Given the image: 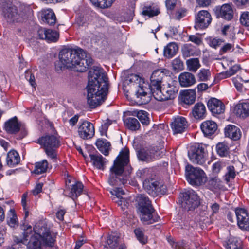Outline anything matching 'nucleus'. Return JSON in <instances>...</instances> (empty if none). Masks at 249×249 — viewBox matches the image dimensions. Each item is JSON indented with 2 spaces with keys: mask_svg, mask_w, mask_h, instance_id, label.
I'll use <instances>...</instances> for the list:
<instances>
[{
  "mask_svg": "<svg viewBox=\"0 0 249 249\" xmlns=\"http://www.w3.org/2000/svg\"><path fill=\"white\" fill-rule=\"evenodd\" d=\"M108 87V78L102 69L96 67L89 71L87 86V103L91 108H95L105 101Z\"/></svg>",
  "mask_w": 249,
  "mask_h": 249,
  "instance_id": "obj_1",
  "label": "nucleus"
},
{
  "mask_svg": "<svg viewBox=\"0 0 249 249\" xmlns=\"http://www.w3.org/2000/svg\"><path fill=\"white\" fill-rule=\"evenodd\" d=\"M31 225H23L22 229L24 231L23 238L19 239L17 237H14V241L17 244L24 243L28 240V231L31 234L29 242L27 245V249H42V245L49 247L53 246L55 242L56 236L54 233H51L46 226L37 225L34 228V231H31Z\"/></svg>",
  "mask_w": 249,
  "mask_h": 249,
  "instance_id": "obj_2",
  "label": "nucleus"
},
{
  "mask_svg": "<svg viewBox=\"0 0 249 249\" xmlns=\"http://www.w3.org/2000/svg\"><path fill=\"white\" fill-rule=\"evenodd\" d=\"M167 72L168 71L166 69H158L153 71L150 77V85L137 75L134 74L130 76L129 81L137 88L136 95L137 98L142 100V103L146 104L150 101L149 96H147L149 88L151 93L160 88L162 80Z\"/></svg>",
  "mask_w": 249,
  "mask_h": 249,
  "instance_id": "obj_3",
  "label": "nucleus"
},
{
  "mask_svg": "<svg viewBox=\"0 0 249 249\" xmlns=\"http://www.w3.org/2000/svg\"><path fill=\"white\" fill-rule=\"evenodd\" d=\"M60 61L63 67L83 72L91 63L90 58H87L86 52L80 48L63 49L59 54Z\"/></svg>",
  "mask_w": 249,
  "mask_h": 249,
  "instance_id": "obj_4",
  "label": "nucleus"
},
{
  "mask_svg": "<svg viewBox=\"0 0 249 249\" xmlns=\"http://www.w3.org/2000/svg\"><path fill=\"white\" fill-rule=\"evenodd\" d=\"M129 151L125 149L122 151L120 155L114 162L113 166L110 168L108 182L111 185L125 184L128 178L127 176L124 178L122 173L124 166L129 162Z\"/></svg>",
  "mask_w": 249,
  "mask_h": 249,
  "instance_id": "obj_5",
  "label": "nucleus"
},
{
  "mask_svg": "<svg viewBox=\"0 0 249 249\" xmlns=\"http://www.w3.org/2000/svg\"><path fill=\"white\" fill-rule=\"evenodd\" d=\"M138 213L141 221L145 224H151L159 221V217L154 214V209L148 197L141 195L138 198Z\"/></svg>",
  "mask_w": 249,
  "mask_h": 249,
  "instance_id": "obj_6",
  "label": "nucleus"
},
{
  "mask_svg": "<svg viewBox=\"0 0 249 249\" xmlns=\"http://www.w3.org/2000/svg\"><path fill=\"white\" fill-rule=\"evenodd\" d=\"M38 143L43 147L47 156L53 161H56V149L60 145L58 137L55 135H45L38 139Z\"/></svg>",
  "mask_w": 249,
  "mask_h": 249,
  "instance_id": "obj_7",
  "label": "nucleus"
},
{
  "mask_svg": "<svg viewBox=\"0 0 249 249\" xmlns=\"http://www.w3.org/2000/svg\"><path fill=\"white\" fill-rule=\"evenodd\" d=\"M168 79L169 80L166 84H163L162 87L160 86L151 93L156 100L160 101L171 100L177 96L178 88L174 81L169 78Z\"/></svg>",
  "mask_w": 249,
  "mask_h": 249,
  "instance_id": "obj_8",
  "label": "nucleus"
},
{
  "mask_svg": "<svg viewBox=\"0 0 249 249\" xmlns=\"http://www.w3.org/2000/svg\"><path fill=\"white\" fill-rule=\"evenodd\" d=\"M164 152L163 144L160 143L159 146H151L146 150H140L138 151V157L142 161L150 162L161 158L164 154Z\"/></svg>",
  "mask_w": 249,
  "mask_h": 249,
  "instance_id": "obj_9",
  "label": "nucleus"
},
{
  "mask_svg": "<svg viewBox=\"0 0 249 249\" xmlns=\"http://www.w3.org/2000/svg\"><path fill=\"white\" fill-rule=\"evenodd\" d=\"M185 175L187 181L193 186L201 185L206 181L204 172L199 168H194L191 165L186 166Z\"/></svg>",
  "mask_w": 249,
  "mask_h": 249,
  "instance_id": "obj_10",
  "label": "nucleus"
},
{
  "mask_svg": "<svg viewBox=\"0 0 249 249\" xmlns=\"http://www.w3.org/2000/svg\"><path fill=\"white\" fill-rule=\"evenodd\" d=\"M181 197V206L185 210H192L199 204V198L196 193L193 190H188L180 194Z\"/></svg>",
  "mask_w": 249,
  "mask_h": 249,
  "instance_id": "obj_11",
  "label": "nucleus"
},
{
  "mask_svg": "<svg viewBox=\"0 0 249 249\" xmlns=\"http://www.w3.org/2000/svg\"><path fill=\"white\" fill-rule=\"evenodd\" d=\"M143 186L146 191L153 197L163 195L166 192V187L162 181L154 178L144 180Z\"/></svg>",
  "mask_w": 249,
  "mask_h": 249,
  "instance_id": "obj_12",
  "label": "nucleus"
},
{
  "mask_svg": "<svg viewBox=\"0 0 249 249\" xmlns=\"http://www.w3.org/2000/svg\"><path fill=\"white\" fill-rule=\"evenodd\" d=\"M190 160L194 163L203 164L206 161V154L202 145L195 144L191 147L188 152Z\"/></svg>",
  "mask_w": 249,
  "mask_h": 249,
  "instance_id": "obj_13",
  "label": "nucleus"
},
{
  "mask_svg": "<svg viewBox=\"0 0 249 249\" xmlns=\"http://www.w3.org/2000/svg\"><path fill=\"white\" fill-rule=\"evenodd\" d=\"M3 12L4 16H32L34 14L32 8L24 5H21L18 9L14 5H10L7 8L4 7Z\"/></svg>",
  "mask_w": 249,
  "mask_h": 249,
  "instance_id": "obj_14",
  "label": "nucleus"
},
{
  "mask_svg": "<svg viewBox=\"0 0 249 249\" xmlns=\"http://www.w3.org/2000/svg\"><path fill=\"white\" fill-rule=\"evenodd\" d=\"M110 192L112 195V200L116 203L122 210L125 211L129 208L130 205V200L122 196V195L124 194V192L121 188H116Z\"/></svg>",
  "mask_w": 249,
  "mask_h": 249,
  "instance_id": "obj_15",
  "label": "nucleus"
},
{
  "mask_svg": "<svg viewBox=\"0 0 249 249\" xmlns=\"http://www.w3.org/2000/svg\"><path fill=\"white\" fill-rule=\"evenodd\" d=\"M78 132L81 138L89 139L94 135V125L91 123L85 121L79 125Z\"/></svg>",
  "mask_w": 249,
  "mask_h": 249,
  "instance_id": "obj_16",
  "label": "nucleus"
},
{
  "mask_svg": "<svg viewBox=\"0 0 249 249\" xmlns=\"http://www.w3.org/2000/svg\"><path fill=\"white\" fill-rule=\"evenodd\" d=\"M237 224L239 227L243 230H249V217L247 211L242 208L235 210Z\"/></svg>",
  "mask_w": 249,
  "mask_h": 249,
  "instance_id": "obj_17",
  "label": "nucleus"
},
{
  "mask_svg": "<svg viewBox=\"0 0 249 249\" xmlns=\"http://www.w3.org/2000/svg\"><path fill=\"white\" fill-rule=\"evenodd\" d=\"M207 106L209 109L213 114H219L222 113L225 110L224 104L219 100L213 98L208 101Z\"/></svg>",
  "mask_w": 249,
  "mask_h": 249,
  "instance_id": "obj_18",
  "label": "nucleus"
},
{
  "mask_svg": "<svg viewBox=\"0 0 249 249\" xmlns=\"http://www.w3.org/2000/svg\"><path fill=\"white\" fill-rule=\"evenodd\" d=\"M187 126V122L183 117L178 116L172 123L171 127L175 133H181Z\"/></svg>",
  "mask_w": 249,
  "mask_h": 249,
  "instance_id": "obj_19",
  "label": "nucleus"
},
{
  "mask_svg": "<svg viewBox=\"0 0 249 249\" xmlns=\"http://www.w3.org/2000/svg\"><path fill=\"white\" fill-rule=\"evenodd\" d=\"M122 245H124L118 233H111L108 235L105 247L112 249L118 247V249H119Z\"/></svg>",
  "mask_w": 249,
  "mask_h": 249,
  "instance_id": "obj_20",
  "label": "nucleus"
},
{
  "mask_svg": "<svg viewBox=\"0 0 249 249\" xmlns=\"http://www.w3.org/2000/svg\"><path fill=\"white\" fill-rule=\"evenodd\" d=\"M224 133L226 137L234 141L239 140L241 136V132L240 129L232 124L227 125L224 129Z\"/></svg>",
  "mask_w": 249,
  "mask_h": 249,
  "instance_id": "obj_21",
  "label": "nucleus"
},
{
  "mask_svg": "<svg viewBox=\"0 0 249 249\" xmlns=\"http://www.w3.org/2000/svg\"><path fill=\"white\" fill-rule=\"evenodd\" d=\"M180 85L183 87L191 86L196 83L195 76L188 72L181 73L178 77Z\"/></svg>",
  "mask_w": 249,
  "mask_h": 249,
  "instance_id": "obj_22",
  "label": "nucleus"
},
{
  "mask_svg": "<svg viewBox=\"0 0 249 249\" xmlns=\"http://www.w3.org/2000/svg\"><path fill=\"white\" fill-rule=\"evenodd\" d=\"M20 124L18 122L17 118L14 117L7 122L4 124V129L6 131L10 134H15L20 130Z\"/></svg>",
  "mask_w": 249,
  "mask_h": 249,
  "instance_id": "obj_23",
  "label": "nucleus"
},
{
  "mask_svg": "<svg viewBox=\"0 0 249 249\" xmlns=\"http://www.w3.org/2000/svg\"><path fill=\"white\" fill-rule=\"evenodd\" d=\"M201 129L205 136L213 134L217 129V124L212 121H206L201 124Z\"/></svg>",
  "mask_w": 249,
  "mask_h": 249,
  "instance_id": "obj_24",
  "label": "nucleus"
},
{
  "mask_svg": "<svg viewBox=\"0 0 249 249\" xmlns=\"http://www.w3.org/2000/svg\"><path fill=\"white\" fill-rule=\"evenodd\" d=\"M181 101L186 105L193 104L196 98V93L195 89H190L183 91L180 96Z\"/></svg>",
  "mask_w": 249,
  "mask_h": 249,
  "instance_id": "obj_25",
  "label": "nucleus"
},
{
  "mask_svg": "<svg viewBox=\"0 0 249 249\" xmlns=\"http://www.w3.org/2000/svg\"><path fill=\"white\" fill-rule=\"evenodd\" d=\"M216 16H233L232 5L224 4L221 6H217L214 8Z\"/></svg>",
  "mask_w": 249,
  "mask_h": 249,
  "instance_id": "obj_26",
  "label": "nucleus"
},
{
  "mask_svg": "<svg viewBox=\"0 0 249 249\" xmlns=\"http://www.w3.org/2000/svg\"><path fill=\"white\" fill-rule=\"evenodd\" d=\"M84 186L81 182H77L72 185L71 190L68 192L67 190L65 191V193L69 197L74 200L80 196L83 190Z\"/></svg>",
  "mask_w": 249,
  "mask_h": 249,
  "instance_id": "obj_27",
  "label": "nucleus"
},
{
  "mask_svg": "<svg viewBox=\"0 0 249 249\" xmlns=\"http://www.w3.org/2000/svg\"><path fill=\"white\" fill-rule=\"evenodd\" d=\"M91 161L94 166L98 169L103 170L107 160L100 154H90Z\"/></svg>",
  "mask_w": 249,
  "mask_h": 249,
  "instance_id": "obj_28",
  "label": "nucleus"
},
{
  "mask_svg": "<svg viewBox=\"0 0 249 249\" xmlns=\"http://www.w3.org/2000/svg\"><path fill=\"white\" fill-rule=\"evenodd\" d=\"M206 111L205 105L201 103H198L194 106L192 113L196 119H203L205 116Z\"/></svg>",
  "mask_w": 249,
  "mask_h": 249,
  "instance_id": "obj_29",
  "label": "nucleus"
},
{
  "mask_svg": "<svg viewBox=\"0 0 249 249\" xmlns=\"http://www.w3.org/2000/svg\"><path fill=\"white\" fill-rule=\"evenodd\" d=\"M142 14L144 16H158L160 14V9L155 3L145 4L142 8Z\"/></svg>",
  "mask_w": 249,
  "mask_h": 249,
  "instance_id": "obj_30",
  "label": "nucleus"
},
{
  "mask_svg": "<svg viewBox=\"0 0 249 249\" xmlns=\"http://www.w3.org/2000/svg\"><path fill=\"white\" fill-rule=\"evenodd\" d=\"M236 114L240 117L249 116V103H243L238 104L234 108Z\"/></svg>",
  "mask_w": 249,
  "mask_h": 249,
  "instance_id": "obj_31",
  "label": "nucleus"
},
{
  "mask_svg": "<svg viewBox=\"0 0 249 249\" xmlns=\"http://www.w3.org/2000/svg\"><path fill=\"white\" fill-rule=\"evenodd\" d=\"M7 164L10 167L18 165L20 161L18 153L15 150H11L8 153L6 158Z\"/></svg>",
  "mask_w": 249,
  "mask_h": 249,
  "instance_id": "obj_32",
  "label": "nucleus"
},
{
  "mask_svg": "<svg viewBox=\"0 0 249 249\" xmlns=\"http://www.w3.org/2000/svg\"><path fill=\"white\" fill-rule=\"evenodd\" d=\"M212 21L211 17H196L195 28L204 29L208 27Z\"/></svg>",
  "mask_w": 249,
  "mask_h": 249,
  "instance_id": "obj_33",
  "label": "nucleus"
},
{
  "mask_svg": "<svg viewBox=\"0 0 249 249\" xmlns=\"http://www.w3.org/2000/svg\"><path fill=\"white\" fill-rule=\"evenodd\" d=\"M49 167L47 160L45 159L35 163L34 173L36 174H41L45 173Z\"/></svg>",
  "mask_w": 249,
  "mask_h": 249,
  "instance_id": "obj_34",
  "label": "nucleus"
},
{
  "mask_svg": "<svg viewBox=\"0 0 249 249\" xmlns=\"http://www.w3.org/2000/svg\"><path fill=\"white\" fill-rule=\"evenodd\" d=\"M96 145L98 149L104 155L107 156L108 153V151L110 149V144L106 139H98L96 142Z\"/></svg>",
  "mask_w": 249,
  "mask_h": 249,
  "instance_id": "obj_35",
  "label": "nucleus"
},
{
  "mask_svg": "<svg viewBox=\"0 0 249 249\" xmlns=\"http://www.w3.org/2000/svg\"><path fill=\"white\" fill-rule=\"evenodd\" d=\"M178 50V47L175 43H169L164 49V55L168 58L174 56Z\"/></svg>",
  "mask_w": 249,
  "mask_h": 249,
  "instance_id": "obj_36",
  "label": "nucleus"
},
{
  "mask_svg": "<svg viewBox=\"0 0 249 249\" xmlns=\"http://www.w3.org/2000/svg\"><path fill=\"white\" fill-rule=\"evenodd\" d=\"M182 54L185 57H189L197 54L195 47L190 44H185L182 48Z\"/></svg>",
  "mask_w": 249,
  "mask_h": 249,
  "instance_id": "obj_37",
  "label": "nucleus"
},
{
  "mask_svg": "<svg viewBox=\"0 0 249 249\" xmlns=\"http://www.w3.org/2000/svg\"><path fill=\"white\" fill-rule=\"evenodd\" d=\"M187 69L191 71L196 72L201 66L199 60L197 58H193L186 61Z\"/></svg>",
  "mask_w": 249,
  "mask_h": 249,
  "instance_id": "obj_38",
  "label": "nucleus"
},
{
  "mask_svg": "<svg viewBox=\"0 0 249 249\" xmlns=\"http://www.w3.org/2000/svg\"><path fill=\"white\" fill-rule=\"evenodd\" d=\"M124 123L128 128L133 131L138 130L140 127L139 121L135 118H127L124 120Z\"/></svg>",
  "mask_w": 249,
  "mask_h": 249,
  "instance_id": "obj_39",
  "label": "nucleus"
},
{
  "mask_svg": "<svg viewBox=\"0 0 249 249\" xmlns=\"http://www.w3.org/2000/svg\"><path fill=\"white\" fill-rule=\"evenodd\" d=\"M227 249H241V242L236 237H230L226 244Z\"/></svg>",
  "mask_w": 249,
  "mask_h": 249,
  "instance_id": "obj_40",
  "label": "nucleus"
},
{
  "mask_svg": "<svg viewBox=\"0 0 249 249\" xmlns=\"http://www.w3.org/2000/svg\"><path fill=\"white\" fill-rule=\"evenodd\" d=\"M95 7L104 9L111 6L114 0H90Z\"/></svg>",
  "mask_w": 249,
  "mask_h": 249,
  "instance_id": "obj_41",
  "label": "nucleus"
},
{
  "mask_svg": "<svg viewBox=\"0 0 249 249\" xmlns=\"http://www.w3.org/2000/svg\"><path fill=\"white\" fill-rule=\"evenodd\" d=\"M229 147L224 142L218 143L216 145V151L217 154L221 157H225L229 153Z\"/></svg>",
  "mask_w": 249,
  "mask_h": 249,
  "instance_id": "obj_42",
  "label": "nucleus"
},
{
  "mask_svg": "<svg viewBox=\"0 0 249 249\" xmlns=\"http://www.w3.org/2000/svg\"><path fill=\"white\" fill-rule=\"evenodd\" d=\"M135 113L136 114L137 118L141 122L142 124L147 125L149 124L150 120L146 111L139 110L136 112H135Z\"/></svg>",
  "mask_w": 249,
  "mask_h": 249,
  "instance_id": "obj_43",
  "label": "nucleus"
},
{
  "mask_svg": "<svg viewBox=\"0 0 249 249\" xmlns=\"http://www.w3.org/2000/svg\"><path fill=\"white\" fill-rule=\"evenodd\" d=\"M240 69L239 65H235L230 68L225 72L220 73L219 76L221 78H226L235 74Z\"/></svg>",
  "mask_w": 249,
  "mask_h": 249,
  "instance_id": "obj_44",
  "label": "nucleus"
},
{
  "mask_svg": "<svg viewBox=\"0 0 249 249\" xmlns=\"http://www.w3.org/2000/svg\"><path fill=\"white\" fill-rule=\"evenodd\" d=\"M59 37V33L56 31L48 29L45 40L48 42H56Z\"/></svg>",
  "mask_w": 249,
  "mask_h": 249,
  "instance_id": "obj_45",
  "label": "nucleus"
},
{
  "mask_svg": "<svg viewBox=\"0 0 249 249\" xmlns=\"http://www.w3.org/2000/svg\"><path fill=\"white\" fill-rule=\"evenodd\" d=\"M75 14L79 16L91 15L90 10L87 7L84 6H76L74 7Z\"/></svg>",
  "mask_w": 249,
  "mask_h": 249,
  "instance_id": "obj_46",
  "label": "nucleus"
},
{
  "mask_svg": "<svg viewBox=\"0 0 249 249\" xmlns=\"http://www.w3.org/2000/svg\"><path fill=\"white\" fill-rule=\"evenodd\" d=\"M197 77L199 81H208L211 77V72L209 69H202L197 73Z\"/></svg>",
  "mask_w": 249,
  "mask_h": 249,
  "instance_id": "obj_47",
  "label": "nucleus"
},
{
  "mask_svg": "<svg viewBox=\"0 0 249 249\" xmlns=\"http://www.w3.org/2000/svg\"><path fill=\"white\" fill-rule=\"evenodd\" d=\"M8 218V224L10 227H14L16 225H18V221L14 210H10Z\"/></svg>",
  "mask_w": 249,
  "mask_h": 249,
  "instance_id": "obj_48",
  "label": "nucleus"
},
{
  "mask_svg": "<svg viewBox=\"0 0 249 249\" xmlns=\"http://www.w3.org/2000/svg\"><path fill=\"white\" fill-rule=\"evenodd\" d=\"M208 185L210 189L214 190L221 187V181L217 177L210 179L208 181Z\"/></svg>",
  "mask_w": 249,
  "mask_h": 249,
  "instance_id": "obj_49",
  "label": "nucleus"
},
{
  "mask_svg": "<svg viewBox=\"0 0 249 249\" xmlns=\"http://www.w3.org/2000/svg\"><path fill=\"white\" fill-rule=\"evenodd\" d=\"M236 174L234 167L233 166H229L227 167V173L225 176V179L228 183L231 179L234 178Z\"/></svg>",
  "mask_w": 249,
  "mask_h": 249,
  "instance_id": "obj_50",
  "label": "nucleus"
},
{
  "mask_svg": "<svg viewBox=\"0 0 249 249\" xmlns=\"http://www.w3.org/2000/svg\"><path fill=\"white\" fill-rule=\"evenodd\" d=\"M134 233L138 240L142 244H145L147 241V238L144 236L143 231L142 229L137 228L134 230Z\"/></svg>",
  "mask_w": 249,
  "mask_h": 249,
  "instance_id": "obj_51",
  "label": "nucleus"
},
{
  "mask_svg": "<svg viewBox=\"0 0 249 249\" xmlns=\"http://www.w3.org/2000/svg\"><path fill=\"white\" fill-rule=\"evenodd\" d=\"M172 67L175 71H181L183 69V63L179 58H177L173 60Z\"/></svg>",
  "mask_w": 249,
  "mask_h": 249,
  "instance_id": "obj_52",
  "label": "nucleus"
},
{
  "mask_svg": "<svg viewBox=\"0 0 249 249\" xmlns=\"http://www.w3.org/2000/svg\"><path fill=\"white\" fill-rule=\"evenodd\" d=\"M208 41L209 45L213 48L216 49L218 47L222 42H224V40L219 39V38H210Z\"/></svg>",
  "mask_w": 249,
  "mask_h": 249,
  "instance_id": "obj_53",
  "label": "nucleus"
},
{
  "mask_svg": "<svg viewBox=\"0 0 249 249\" xmlns=\"http://www.w3.org/2000/svg\"><path fill=\"white\" fill-rule=\"evenodd\" d=\"M222 34L224 36H227L229 34V38L233 39L235 36V34L230 30L229 25H225L221 30Z\"/></svg>",
  "mask_w": 249,
  "mask_h": 249,
  "instance_id": "obj_54",
  "label": "nucleus"
},
{
  "mask_svg": "<svg viewBox=\"0 0 249 249\" xmlns=\"http://www.w3.org/2000/svg\"><path fill=\"white\" fill-rule=\"evenodd\" d=\"M42 21L49 25H54L56 21V17H41Z\"/></svg>",
  "mask_w": 249,
  "mask_h": 249,
  "instance_id": "obj_55",
  "label": "nucleus"
},
{
  "mask_svg": "<svg viewBox=\"0 0 249 249\" xmlns=\"http://www.w3.org/2000/svg\"><path fill=\"white\" fill-rule=\"evenodd\" d=\"M168 241L172 246L173 249H185V244L183 241L177 243H175L174 241H171V240H168Z\"/></svg>",
  "mask_w": 249,
  "mask_h": 249,
  "instance_id": "obj_56",
  "label": "nucleus"
},
{
  "mask_svg": "<svg viewBox=\"0 0 249 249\" xmlns=\"http://www.w3.org/2000/svg\"><path fill=\"white\" fill-rule=\"evenodd\" d=\"M112 19L117 22H129L132 20V17H112Z\"/></svg>",
  "mask_w": 249,
  "mask_h": 249,
  "instance_id": "obj_57",
  "label": "nucleus"
},
{
  "mask_svg": "<svg viewBox=\"0 0 249 249\" xmlns=\"http://www.w3.org/2000/svg\"><path fill=\"white\" fill-rule=\"evenodd\" d=\"M177 0H165V5L167 10L172 11L176 5Z\"/></svg>",
  "mask_w": 249,
  "mask_h": 249,
  "instance_id": "obj_58",
  "label": "nucleus"
},
{
  "mask_svg": "<svg viewBox=\"0 0 249 249\" xmlns=\"http://www.w3.org/2000/svg\"><path fill=\"white\" fill-rule=\"evenodd\" d=\"M48 29L43 28L42 27L39 28L37 31V36L39 38L41 39H45L46 38V34Z\"/></svg>",
  "mask_w": 249,
  "mask_h": 249,
  "instance_id": "obj_59",
  "label": "nucleus"
},
{
  "mask_svg": "<svg viewBox=\"0 0 249 249\" xmlns=\"http://www.w3.org/2000/svg\"><path fill=\"white\" fill-rule=\"evenodd\" d=\"M38 16H55L53 11L50 8L43 9L39 12Z\"/></svg>",
  "mask_w": 249,
  "mask_h": 249,
  "instance_id": "obj_60",
  "label": "nucleus"
},
{
  "mask_svg": "<svg viewBox=\"0 0 249 249\" xmlns=\"http://www.w3.org/2000/svg\"><path fill=\"white\" fill-rule=\"evenodd\" d=\"M237 7H246L249 4V0H233Z\"/></svg>",
  "mask_w": 249,
  "mask_h": 249,
  "instance_id": "obj_61",
  "label": "nucleus"
},
{
  "mask_svg": "<svg viewBox=\"0 0 249 249\" xmlns=\"http://www.w3.org/2000/svg\"><path fill=\"white\" fill-rule=\"evenodd\" d=\"M26 195L25 194L23 195L22 197L21 202H22V205L23 208V210L24 211V213H25V217L24 218H26L29 215V212L26 207Z\"/></svg>",
  "mask_w": 249,
  "mask_h": 249,
  "instance_id": "obj_62",
  "label": "nucleus"
},
{
  "mask_svg": "<svg viewBox=\"0 0 249 249\" xmlns=\"http://www.w3.org/2000/svg\"><path fill=\"white\" fill-rule=\"evenodd\" d=\"M189 40L194 42L196 45H200L202 43V40L200 38L196 36L195 35H191L189 37Z\"/></svg>",
  "mask_w": 249,
  "mask_h": 249,
  "instance_id": "obj_63",
  "label": "nucleus"
},
{
  "mask_svg": "<svg viewBox=\"0 0 249 249\" xmlns=\"http://www.w3.org/2000/svg\"><path fill=\"white\" fill-rule=\"evenodd\" d=\"M210 207L212 215H214V214H216L218 213L220 208V206L217 203H214L211 204Z\"/></svg>",
  "mask_w": 249,
  "mask_h": 249,
  "instance_id": "obj_64",
  "label": "nucleus"
}]
</instances>
